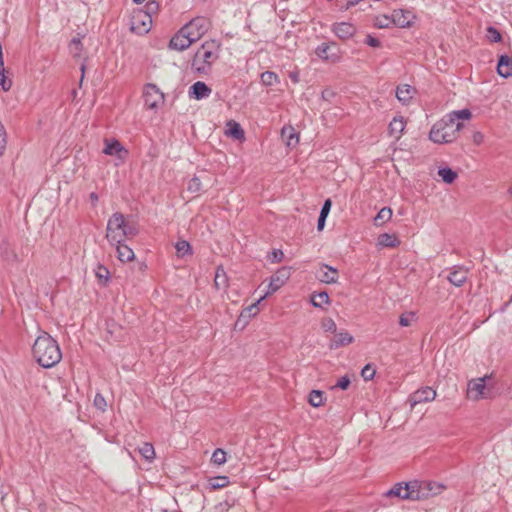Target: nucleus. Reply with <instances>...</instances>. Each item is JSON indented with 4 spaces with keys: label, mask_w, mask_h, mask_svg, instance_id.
I'll return each instance as SVG.
<instances>
[{
    "label": "nucleus",
    "mask_w": 512,
    "mask_h": 512,
    "mask_svg": "<svg viewBox=\"0 0 512 512\" xmlns=\"http://www.w3.org/2000/svg\"><path fill=\"white\" fill-rule=\"evenodd\" d=\"M414 93H415V89L412 86H410L408 84H403V85H400L397 87L396 98L402 104H407L413 98Z\"/></svg>",
    "instance_id": "b1692460"
},
{
    "label": "nucleus",
    "mask_w": 512,
    "mask_h": 512,
    "mask_svg": "<svg viewBox=\"0 0 512 512\" xmlns=\"http://www.w3.org/2000/svg\"><path fill=\"white\" fill-rule=\"evenodd\" d=\"M261 82L265 86H273L280 83L279 76L273 71H265L261 74Z\"/></svg>",
    "instance_id": "f704fd0d"
},
{
    "label": "nucleus",
    "mask_w": 512,
    "mask_h": 512,
    "mask_svg": "<svg viewBox=\"0 0 512 512\" xmlns=\"http://www.w3.org/2000/svg\"><path fill=\"white\" fill-rule=\"evenodd\" d=\"M487 38L493 43H498L502 41L501 33L493 26H489L487 28Z\"/></svg>",
    "instance_id": "a18cd8bd"
},
{
    "label": "nucleus",
    "mask_w": 512,
    "mask_h": 512,
    "mask_svg": "<svg viewBox=\"0 0 512 512\" xmlns=\"http://www.w3.org/2000/svg\"><path fill=\"white\" fill-rule=\"evenodd\" d=\"M202 189L201 180L199 177H192L187 184V190L191 193H199Z\"/></svg>",
    "instance_id": "79ce46f5"
},
{
    "label": "nucleus",
    "mask_w": 512,
    "mask_h": 512,
    "mask_svg": "<svg viewBox=\"0 0 512 512\" xmlns=\"http://www.w3.org/2000/svg\"><path fill=\"white\" fill-rule=\"evenodd\" d=\"M416 487L418 486V481H410V482H399L396 483L390 490L385 493L386 497H397L402 500H411L418 501L421 500L422 495L416 493Z\"/></svg>",
    "instance_id": "39448f33"
},
{
    "label": "nucleus",
    "mask_w": 512,
    "mask_h": 512,
    "mask_svg": "<svg viewBox=\"0 0 512 512\" xmlns=\"http://www.w3.org/2000/svg\"><path fill=\"white\" fill-rule=\"evenodd\" d=\"M229 478L227 476H216L208 479V487L211 490H217L228 486Z\"/></svg>",
    "instance_id": "2f4dec72"
},
{
    "label": "nucleus",
    "mask_w": 512,
    "mask_h": 512,
    "mask_svg": "<svg viewBox=\"0 0 512 512\" xmlns=\"http://www.w3.org/2000/svg\"><path fill=\"white\" fill-rule=\"evenodd\" d=\"M199 40V34H189V27H182L169 42V48L184 51L194 42Z\"/></svg>",
    "instance_id": "423d86ee"
},
{
    "label": "nucleus",
    "mask_w": 512,
    "mask_h": 512,
    "mask_svg": "<svg viewBox=\"0 0 512 512\" xmlns=\"http://www.w3.org/2000/svg\"><path fill=\"white\" fill-rule=\"evenodd\" d=\"M482 138H483V136H482V134H481V133H476V134L474 135V141H475V143H480V141L482 140Z\"/></svg>",
    "instance_id": "680f3d73"
},
{
    "label": "nucleus",
    "mask_w": 512,
    "mask_h": 512,
    "mask_svg": "<svg viewBox=\"0 0 512 512\" xmlns=\"http://www.w3.org/2000/svg\"><path fill=\"white\" fill-rule=\"evenodd\" d=\"M322 328L326 332L335 333L336 332V323L331 318L324 319L322 322Z\"/></svg>",
    "instance_id": "8fccbe9b"
},
{
    "label": "nucleus",
    "mask_w": 512,
    "mask_h": 512,
    "mask_svg": "<svg viewBox=\"0 0 512 512\" xmlns=\"http://www.w3.org/2000/svg\"><path fill=\"white\" fill-rule=\"evenodd\" d=\"M377 245L382 248H395L400 245V240L395 234L383 233L378 236Z\"/></svg>",
    "instance_id": "a878e982"
},
{
    "label": "nucleus",
    "mask_w": 512,
    "mask_h": 512,
    "mask_svg": "<svg viewBox=\"0 0 512 512\" xmlns=\"http://www.w3.org/2000/svg\"><path fill=\"white\" fill-rule=\"evenodd\" d=\"M326 218H327L326 216H323V215L319 214L318 221H317V229L319 231L324 229Z\"/></svg>",
    "instance_id": "13d9d810"
},
{
    "label": "nucleus",
    "mask_w": 512,
    "mask_h": 512,
    "mask_svg": "<svg viewBox=\"0 0 512 512\" xmlns=\"http://www.w3.org/2000/svg\"><path fill=\"white\" fill-rule=\"evenodd\" d=\"M281 137L288 147H295L299 142V136L292 126H285L281 130Z\"/></svg>",
    "instance_id": "393cba45"
},
{
    "label": "nucleus",
    "mask_w": 512,
    "mask_h": 512,
    "mask_svg": "<svg viewBox=\"0 0 512 512\" xmlns=\"http://www.w3.org/2000/svg\"><path fill=\"white\" fill-rule=\"evenodd\" d=\"M214 284L217 289L227 287V277L222 268H217L214 278Z\"/></svg>",
    "instance_id": "ea45409f"
},
{
    "label": "nucleus",
    "mask_w": 512,
    "mask_h": 512,
    "mask_svg": "<svg viewBox=\"0 0 512 512\" xmlns=\"http://www.w3.org/2000/svg\"><path fill=\"white\" fill-rule=\"evenodd\" d=\"M436 397V391L429 387H422L409 396V402L411 407H415L417 404L433 401Z\"/></svg>",
    "instance_id": "9b49d317"
},
{
    "label": "nucleus",
    "mask_w": 512,
    "mask_h": 512,
    "mask_svg": "<svg viewBox=\"0 0 512 512\" xmlns=\"http://www.w3.org/2000/svg\"><path fill=\"white\" fill-rule=\"evenodd\" d=\"M152 18L143 12L135 13L130 20V30L138 35H143L151 29Z\"/></svg>",
    "instance_id": "6e6552de"
},
{
    "label": "nucleus",
    "mask_w": 512,
    "mask_h": 512,
    "mask_svg": "<svg viewBox=\"0 0 512 512\" xmlns=\"http://www.w3.org/2000/svg\"><path fill=\"white\" fill-rule=\"evenodd\" d=\"M360 5H361V7H360V8H361L362 10H365L366 8H368V7H367L365 4H363V3H361Z\"/></svg>",
    "instance_id": "0e129e2a"
},
{
    "label": "nucleus",
    "mask_w": 512,
    "mask_h": 512,
    "mask_svg": "<svg viewBox=\"0 0 512 512\" xmlns=\"http://www.w3.org/2000/svg\"><path fill=\"white\" fill-rule=\"evenodd\" d=\"M72 46H75L76 49L80 50L82 43L79 38H73L70 42Z\"/></svg>",
    "instance_id": "bf43d9fd"
},
{
    "label": "nucleus",
    "mask_w": 512,
    "mask_h": 512,
    "mask_svg": "<svg viewBox=\"0 0 512 512\" xmlns=\"http://www.w3.org/2000/svg\"><path fill=\"white\" fill-rule=\"evenodd\" d=\"M264 298H265V296H262L258 301H256L254 304H252L251 306H249V307L247 308V310H246V311H247V313H248V316L255 315V314L257 313V310H258L257 306H258V304L260 303V301H261L262 299H264Z\"/></svg>",
    "instance_id": "4d7b16f0"
},
{
    "label": "nucleus",
    "mask_w": 512,
    "mask_h": 512,
    "mask_svg": "<svg viewBox=\"0 0 512 512\" xmlns=\"http://www.w3.org/2000/svg\"><path fill=\"white\" fill-rule=\"evenodd\" d=\"M329 302V295L325 291L313 294L311 297V303L314 307L323 308V306L329 304Z\"/></svg>",
    "instance_id": "473e14b6"
},
{
    "label": "nucleus",
    "mask_w": 512,
    "mask_h": 512,
    "mask_svg": "<svg viewBox=\"0 0 512 512\" xmlns=\"http://www.w3.org/2000/svg\"><path fill=\"white\" fill-rule=\"evenodd\" d=\"M144 100L145 105L153 109L163 103L164 95L155 84L149 83L145 86Z\"/></svg>",
    "instance_id": "9d476101"
},
{
    "label": "nucleus",
    "mask_w": 512,
    "mask_h": 512,
    "mask_svg": "<svg viewBox=\"0 0 512 512\" xmlns=\"http://www.w3.org/2000/svg\"><path fill=\"white\" fill-rule=\"evenodd\" d=\"M32 354L36 362L43 368H52L62 359L58 342L44 331L34 341Z\"/></svg>",
    "instance_id": "f257e3e1"
},
{
    "label": "nucleus",
    "mask_w": 512,
    "mask_h": 512,
    "mask_svg": "<svg viewBox=\"0 0 512 512\" xmlns=\"http://www.w3.org/2000/svg\"><path fill=\"white\" fill-rule=\"evenodd\" d=\"M468 270L463 267H454L448 275V280L456 287H461L467 280Z\"/></svg>",
    "instance_id": "f3484780"
},
{
    "label": "nucleus",
    "mask_w": 512,
    "mask_h": 512,
    "mask_svg": "<svg viewBox=\"0 0 512 512\" xmlns=\"http://www.w3.org/2000/svg\"><path fill=\"white\" fill-rule=\"evenodd\" d=\"M332 31L338 38L346 40L351 38L356 33V28L351 23L340 22L333 24Z\"/></svg>",
    "instance_id": "dca6fc26"
},
{
    "label": "nucleus",
    "mask_w": 512,
    "mask_h": 512,
    "mask_svg": "<svg viewBox=\"0 0 512 512\" xmlns=\"http://www.w3.org/2000/svg\"><path fill=\"white\" fill-rule=\"evenodd\" d=\"M0 86L4 91H9L12 87V80L5 75L4 58L2 44L0 43Z\"/></svg>",
    "instance_id": "c85d7f7f"
},
{
    "label": "nucleus",
    "mask_w": 512,
    "mask_h": 512,
    "mask_svg": "<svg viewBox=\"0 0 512 512\" xmlns=\"http://www.w3.org/2000/svg\"><path fill=\"white\" fill-rule=\"evenodd\" d=\"M212 89L202 81H197L189 87L188 95L191 99L202 100L208 98Z\"/></svg>",
    "instance_id": "4468645a"
},
{
    "label": "nucleus",
    "mask_w": 512,
    "mask_h": 512,
    "mask_svg": "<svg viewBox=\"0 0 512 512\" xmlns=\"http://www.w3.org/2000/svg\"><path fill=\"white\" fill-rule=\"evenodd\" d=\"M336 47L335 43H322L315 49L316 55L323 60H331L332 62H336L339 59V56L336 52L332 53L331 48Z\"/></svg>",
    "instance_id": "a211bd4d"
},
{
    "label": "nucleus",
    "mask_w": 512,
    "mask_h": 512,
    "mask_svg": "<svg viewBox=\"0 0 512 512\" xmlns=\"http://www.w3.org/2000/svg\"><path fill=\"white\" fill-rule=\"evenodd\" d=\"M361 376L365 381L372 380L375 376V369L371 364H366L361 370Z\"/></svg>",
    "instance_id": "de8ad7c7"
},
{
    "label": "nucleus",
    "mask_w": 512,
    "mask_h": 512,
    "mask_svg": "<svg viewBox=\"0 0 512 512\" xmlns=\"http://www.w3.org/2000/svg\"><path fill=\"white\" fill-rule=\"evenodd\" d=\"M139 453L147 461H152L155 458L154 447L149 442L143 443V445L139 448Z\"/></svg>",
    "instance_id": "e433bc0d"
},
{
    "label": "nucleus",
    "mask_w": 512,
    "mask_h": 512,
    "mask_svg": "<svg viewBox=\"0 0 512 512\" xmlns=\"http://www.w3.org/2000/svg\"><path fill=\"white\" fill-rule=\"evenodd\" d=\"M511 195H512V190L510 191Z\"/></svg>",
    "instance_id": "774afa93"
},
{
    "label": "nucleus",
    "mask_w": 512,
    "mask_h": 512,
    "mask_svg": "<svg viewBox=\"0 0 512 512\" xmlns=\"http://www.w3.org/2000/svg\"><path fill=\"white\" fill-rule=\"evenodd\" d=\"M183 27H189V34H199V39L206 33L207 24L206 20L202 17L192 19L189 23Z\"/></svg>",
    "instance_id": "aec40b11"
},
{
    "label": "nucleus",
    "mask_w": 512,
    "mask_h": 512,
    "mask_svg": "<svg viewBox=\"0 0 512 512\" xmlns=\"http://www.w3.org/2000/svg\"><path fill=\"white\" fill-rule=\"evenodd\" d=\"M138 234L135 225L125 221L124 215L115 212L108 220L106 238L110 243H119L124 238H132Z\"/></svg>",
    "instance_id": "7ed1b4c3"
},
{
    "label": "nucleus",
    "mask_w": 512,
    "mask_h": 512,
    "mask_svg": "<svg viewBox=\"0 0 512 512\" xmlns=\"http://www.w3.org/2000/svg\"><path fill=\"white\" fill-rule=\"evenodd\" d=\"M267 259L271 263H279L284 259V253L280 249H273L268 255Z\"/></svg>",
    "instance_id": "49530a36"
},
{
    "label": "nucleus",
    "mask_w": 512,
    "mask_h": 512,
    "mask_svg": "<svg viewBox=\"0 0 512 512\" xmlns=\"http://www.w3.org/2000/svg\"><path fill=\"white\" fill-rule=\"evenodd\" d=\"M414 317V313H403L399 317V325L402 327H407L410 325L412 318Z\"/></svg>",
    "instance_id": "603ef678"
},
{
    "label": "nucleus",
    "mask_w": 512,
    "mask_h": 512,
    "mask_svg": "<svg viewBox=\"0 0 512 512\" xmlns=\"http://www.w3.org/2000/svg\"><path fill=\"white\" fill-rule=\"evenodd\" d=\"M350 383V378L347 375H345L337 381V383L332 387V389L339 388L342 390H346L349 387Z\"/></svg>",
    "instance_id": "3c124183"
},
{
    "label": "nucleus",
    "mask_w": 512,
    "mask_h": 512,
    "mask_svg": "<svg viewBox=\"0 0 512 512\" xmlns=\"http://www.w3.org/2000/svg\"><path fill=\"white\" fill-rule=\"evenodd\" d=\"M160 4L156 0H149L146 5L145 9L146 11L143 12L145 15H149L150 18H152L153 14H156L159 11Z\"/></svg>",
    "instance_id": "c03bdc74"
},
{
    "label": "nucleus",
    "mask_w": 512,
    "mask_h": 512,
    "mask_svg": "<svg viewBox=\"0 0 512 512\" xmlns=\"http://www.w3.org/2000/svg\"><path fill=\"white\" fill-rule=\"evenodd\" d=\"M112 245H116V251H117V258L125 263L132 261L135 258L134 251L124 243V240H122L119 243H111Z\"/></svg>",
    "instance_id": "412c9836"
},
{
    "label": "nucleus",
    "mask_w": 512,
    "mask_h": 512,
    "mask_svg": "<svg viewBox=\"0 0 512 512\" xmlns=\"http://www.w3.org/2000/svg\"><path fill=\"white\" fill-rule=\"evenodd\" d=\"M415 16L409 10L398 9L394 10L391 14V21L393 25L399 28L410 27L413 23Z\"/></svg>",
    "instance_id": "ddd939ff"
},
{
    "label": "nucleus",
    "mask_w": 512,
    "mask_h": 512,
    "mask_svg": "<svg viewBox=\"0 0 512 512\" xmlns=\"http://www.w3.org/2000/svg\"><path fill=\"white\" fill-rule=\"evenodd\" d=\"M175 249L177 251V255L180 257H184L185 255L192 254V247L186 240H180L176 243Z\"/></svg>",
    "instance_id": "4c0bfd02"
},
{
    "label": "nucleus",
    "mask_w": 512,
    "mask_h": 512,
    "mask_svg": "<svg viewBox=\"0 0 512 512\" xmlns=\"http://www.w3.org/2000/svg\"><path fill=\"white\" fill-rule=\"evenodd\" d=\"M226 134L236 140H241L245 136L244 130L242 129L241 125L234 120H230L227 122Z\"/></svg>",
    "instance_id": "c756f323"
},
{
    "label": "nucleus",
    "mask_w": 512,
    "mask_h": 512,
    "mask_svg": "<svg viewBox=\"0 0 512 512\" xmlns=\"http://www.w3.org/2000/svg\"><path fill=\"white\" fill-rule=\"evenodd\" d=\"M468 388L471 393L476 392L475 399L486 398L485 378H479L476 381H471L468 384Z\"/></svg>",
    "instance_id": "cd10ccee"
},
{
    "label": "nucleus",
    "mask_w": 512,
    "mask_h": 512,
    "mask_svg": "<svg viewBox=\"0 0 512 512\" xmlns=\"http://www.w3.org/2000/svg\"><path fill=\"white\" fill-rule=\"evenodd\" d=\"M95 275L98 278L100 282H102V285L105 286L109 282L110 279V272L107 267L104 265L99 264L97 266V269L95 271Z\"/></svg>",
    "instance_id": "58836bf2"
},
{
    "label": "nucleus",
    "mask_w": 512,
    "mask_h": 512,
    "mask_svg": "<svg viewBox=\"0 0 512 512\" xmlns=\"http://www.w3.org/2000/svg\"><path fill=\"white\" fill-rule=\"evenodd\" d=\"M418 486L416 487V493L423 494L421 500L436 496L446 488L442 483L434 481H418Z\"/></svg>",
    "instance_id": "1a4fd4ad"
},
{
    "label": "nucleus",
    "mask_w": 512,
    "mask_h": 512,
    "mask_svg": "<svg viewBox=\"0 0 512 512\" xmlns=\"http://www.w3.org/2000/svg\"><path fill=\"white\" fill-rule=\"evenodd\" d=\"M211 461L216 465L224 464L226 462V452L217 448L212 454Z\"/></svg>",
    "instance_id": "37998d69"
},
{
    "label": "nucleus",
    "mask_w": 512,
    "mask_h": 512,
    "mask_svg": "<svg viewBox=\"0 0 512 512\" xmlns=\"http://www.w3.org/2000/svg\"><path fill=\"white\" fill-rule=\"evenodd\" d=\"M105 148L103 149V153L110 156H116L119 160L124 161L129 152L128 150L117 140L105 139Z\"/></svg>",
    "instance_id": "f8f14e48"
},
{
    "label": "nucleus",
    "mask_w": 512,
    "mask_h": 512,
    "mask_svg": "<svg viewBox=\"0 0 512 512\" xmlns=\"http://www.w3.org/2000/svg\"><path fill=\"white\" fill-rule=\"evenodd\" d=\"M89 198L93 203H96L98 201V195L95 192L90 193Z\"/></svg>",
    "instance_id": "052dcab7"
},
{
    "label": "nucleus",
    "mask_w": 512,
    "mask_h": 512,
    "mask_svg": "<svg viewBox=\"0 0 512 512\" xmlns=\"http://www.w3.org/2000/svg\"><path fill=\"white\" fill-rule=\"evenodd\" d=\"M354 341V337L348 332L336 333L334 338L329 343L331 350L338 349L340 347L351 344Z\"/></svg>",
    "instance_id": "4be33fe9"
},
{
    "label": "nucleus",
    "mask_w": 512,
    "mask_h": 512,
    "mask_svg": "<svg viewBox=\"0 0 512 512\" xmlns=\"http://www.w3.org/2000/svg\"><path fill=\"white\" fill-rule=\"evenodd\" d=\"M331 205H332V202L330 199L325 200V202L323 203V205L321 207L320 215L327 217L330 212Z\"/></svg>",
    "instance_id": "6e6d98bb"
},
{
    "label": "nucleus",
    "mask_w": 512,
    "mask_h": 512,
    "mask_svg": "<svg viewBox=\"0 0 512 512\" xmlns=\"http://www.w3.org/2000/svg\"><path fill=\"white\" fill-rule=\"evenodd\" d=\"M81 71H82V77H81L80 83H82L83 78H84V73H85V65L84 64L81 65Z\"/></svg>",
    "instance_id": "e2e57ef3"
},
{
    "label": "nucleus",
    "mask_w": 512,
    "mask_h": 512,
    "mask_svg": "<svg viewBox=\"0 0 512 512\" xmlns=\"http://www.w3.org/2000/svg\"><path fill=\"white\" fill-rule=\"evenodd\" d=\"M391 25H393V22L391 21V16L387 15L378 16L374 21V26L380 29L389 28Z\"/></svg>",
    "instance_id": "a19ab883"
},
{
    "label": "nucleus",
    "mask_w": 512,
    "mask_h": 512,
    "mask_svg": "<svg viewBox=\"0 0 512 512\" xmlns=\"http://www.w3.org/2000/svg\"><path fill=\"white\" fill-rule=\"evenodd\" d=\"M392 209L390 207H383L374 217L373 222L375 226H382L388 222L392 217Z\"/></svg>",
    "instance_id": "7c9ffc66"
},
{
    "label": "nucleus",
    "mask_w": 512,
    "mask_h": 512,
    "mask_svg": "<svg viewBox=\"0 0 512 512\" xmlns=\"http://www.w3.org/2000/svg\"><path fill=\"white\" fill-rule=\"evenodd\" d=\"M463 125H453L444 117L437 121L431 128L429 139L434 143L444 144L456 140Z\"/></svg>",
    "instance_id": "20e7f679"
},
{
    "label": "nucleus",
    "mask_w": 512,
    "mask_h": 512,
    "mask_svg": "<svg viewBox=\"0 0 512 512\" xmlns=\"http://www.w3.org/2000/svg\"><path fill=\"white\" fill-rule=\"evenodd\" d=\"M143 1H144V0H133V2H134V3H136V4H140V3H142Z\"/></svg>",
    "instance_id": "69168bd1"
},
{
    "label": "nucleus",
    "mask_w": 512,
    "mask_h": 512,
    "mask_svg": "<svg viewBox=\"0 0 512 512\" xmlns=\"http://www.w3.org/2000/svg\"><path fill=\"white\" fill-rule=\"evenodd\" d=\"M308 402L313 407H320L324 403V392L312 390L308 396Z\"/></svg>",
    "instance_id": "c9c22d12"
},
{
    "label": "nucleus",
    "mask_w": 512,
    "mask_h": 512,
    "mask_svg": "<svg viewBox=\"0 0 512 512\" xmlns=\"http://www.w3.org/2000/svg\"><path fill=\"white\" fill-rule=\"evenodd\" d=\"M365 44H367L368 46L370 47H373V48H379L381 46V42L373 37L372 35L368 34L365 38Z\"/></svg>",
    "instance_id": "864d4df0"
},
{
    "label": "nucleus",
    "mask_w": 512,
    "mask_h": 512,
    "mask_svg": "<svg viewBox=\"0 0 512 512\" xmlns=\"http://www.w3.org/2000/svg\"><path fill=\"white\" fill-rule=\"evenodd\" d=\"M291 77L294 79V81H297V77L296 76H291Z\"/></svg>",
    "instance_id": "338daca9"
},
{
    "label": "nucleus",
    "mask_w": 512,
    "mask_h": 512,
    "mask_svg": "<svg viewBox=\"0 0 512 512\" xmlns=\"http://www.w3.org/2000/svg\"><path fill=\"white\" fill-rule=\"evenodd\" d=\"M361 3L365 4V0H348L344 5L340 6V10H349L350 8Z\"/></svg>",
    "instance_id": "5fc2aeb1"
},
{
    "label": "nucleus",
    "mask_w": 512,
    "mask_h": 512,
    "mask_svg": "<svg viewBox=\"0 0 512 512\" xmlns=\"http://www.w3.org/2000/svg\"><path fill=\"white\" fill-rule=\"evenodd\" d=\"M406 122L402 116L394 117L388 126V132L391 137L399 140L405 129Z\"/></svg>",
    "instance_id": "6ab92c4d"
},
{
    "label": "nucleus",
    "mask_w": 512,
    "mask_h": 512,
    "mask_svg": "<svg viewBox=\"0 0 512 512\" xmlns=\"http://www.w3.org/2000/svg\"><path fill=\"white\" fill-rule=\"evenodd\" d=\"M497 72L503 78L512 76V57L501 55L498 59Z\"/></svg>",
    "instance_id": "5701e85b"
},
{
    "label": "nucleus",
    "mask_w": 512,
    "mask_h": 512,
    "mask_svg": "<svg viewBox=\"0 0 512 512\" xmlns=\"http://www.w3.org/2000/svg\"><path fill=\"white\" fill-rule=\"evenodd\" d=\"M221 43L210 39L202 43L191 61V69L199 75H206L211 71L212 65L219 58Z\"/></svg>",
    "instance_id": "f03ea898"
},
{
    "label": "nucleus",
    "mask_w": 512,
    "mask_h": 512,
    "mask_svg": "<svg viewBox=\"0 0 512 512\" xmlns=\"http://www.w3.org/2000/svg\"><path fill=\"white\" fill-rule=\"evenodd\" d=\"M338 270L327 264H321L317 272V278L326 284H334L338 281Z\"/></svg>",
    "instance_id": "2eb2a0df"
},
{
    "label": "nucleus",
    "mask_w": 512,
    "mask_h": 512,
    "mask_svg": "<svg viewBox=\"0 0 512 512\" xmlns=\"http://www.w3.org/2000/svg\"><path fill=\"white\" fill-rule=\"evenodd\" d=\"M291 275V268L283 266L279 268L271 277L268 284V290L265 293V297L279 290Z\"/></svg>",
    "instance_id": "0eeeda50"
},
{
    "label": "nucleus",
    "mask_w": 512,
    "mask_h": 512,
    "mask_svg": "<svg viewBox=\"0 0 512 512\" xmlns=\"http://www.w3.org/2000/svg\"><path fill=\"white\" fill-rule=\"evenodd\" d=\"M438 175L447 184H452L458 176L457 172L452 170L450 167L439 168Z\"/></svg>",
    "instance_id": "72a5a7b5"
},
{
    "label": "nucleus",
    "mask_w": 512,
    "mask_h": 512,
    "mask_svg": "<svg viewBox=\"0 0 512 512\" xmlns=\"http://www.w3.org/2000/svg\"><path fill=\"white\" fill-rule=\"evenodd\" d=\"M472 116L469 109L455 110L449 113L445 118L453 125H462L459 120H467Z\"/></svg>",
    "instance_id": "bb28decb"
},
{
    "label": "nucleus",
    "mask_w": 512,
    "mask_h": 512,
    "mask_svg": "<svg viewBox=\"0 0 512 512\" xmlns=\"http://www.w3.org/2000/svg\"><path fill=\"white\" fill-rule=\"evenodd\" d=\"M94 406L98 410H100L102 412L105 411L107 404H106V400H105V398H104V396L102 394L97 393L95 395V397H94Z\"/></svg>",
    "instance_id": "09e8293b"
}]
</instances>
